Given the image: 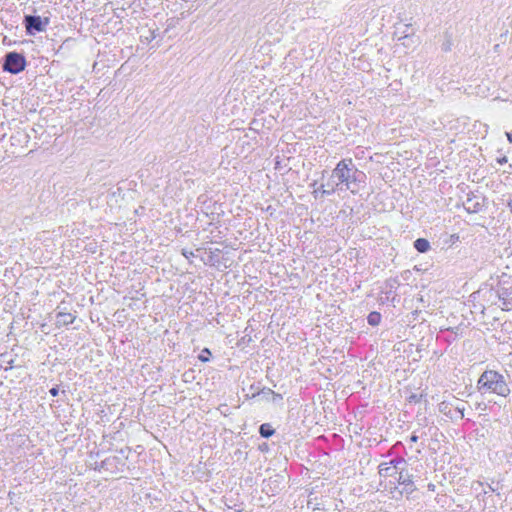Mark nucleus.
<instances>
[{
    "label": "nucleus",
    "mask_w": 512,
    "mask_h": 512,
    "mask_svg": "<svg viewBox=\"0 0 512 512\" xmlns=\"http://www.w3.org/2000/svg\"><path fill=\"white\" fill-rule=\"evenodd\" d=\"M365 178V173L356 168L351 158L342 159L332 170L327 184L321 185V195L329 196L343 190L356 194L365 183Z\"/></svg>",
    "instance_id": "obj_1"
},
{
    "label": "nucleus",
    "mask_w": 512,
    "mask_h": 512,
    "mask_svg": "<svg viewBox=\"0 0 512 512\" xmlns=\"http://www.w3.org/2000/svg\"><path fill=\"white\" fill-rule=\"evenodd\" d=\"M477 389L481 394L488 392L501 397H507L511 392L505 376L495 370H485L480 375Z\"/></svg>",
    "instance_id": "obj_2"
},
{
    "label": "nucleus",
    "mask_w": 512,
    "mask_h": 512,
    "mask_svg": "<svg viewBox=\"0 0 512 512\" xmlns=\"http://www.w3.org/2000/svg\"><path fill=\"white\" fill-rule=\"evenodd\" d=\"M26 67L25 57L17 52H9L4 57L2 68L11 74H18Z\"/></svg>",
    "instance_id": "obj_3"
},
{
    "label": "nucleus",
    "mask_w": 512,
    "mask_h": 512,
    "mask_svg": "<svg viewBox=\"0 0 512 512\" xmlns=\"http://www.w3.org/2000/svg\"><path fill=\"white\" fill-rule=\"evenodd\" d=\"M496 295L502 310H512V282L501 283L496 290Z\"/></svg>",
    "instance_id": "obj_4"
},
{
    "label": "nucleus",
    "mask_w": 512,
    "mask_h": 512,
    "mask_svg": "<svg viewBox=\"0 0 512 512\" xmlns=\"http://www.w3.org/2000/svg\"><path fill=\"white\" fill-rule=\"evenodd\" d=\"M26 32L29 35H35L36 32H43L49 24V18L42 19L40 16L26 15L23 21Z\"/></svg>",
    "instance_id": "obj_5"
},
{
    "label": "nucleus",
    "mask_w": 512,
    "mask_h": 512,
    "mask_svg": "<svg viewBox=\"0 0 512 512\" xmlns=\"http://www.w3.org/2000/svg\"><path fill=\"white\" fill-rule=\"evenodd\" d=\"M402 465H399V468L397 471L398 473V483L404 486V490L407 493H411L415 490V486L413 483V475L409 473L407 470H405Z\"/></svg>",
    "instance_id": "obj_6"
},
{
    "label": "nucleus",
    "mask_w": 512,
    "mask_h": 512,
    "mask_svg": "<svg viewBox=\"0 0 512 512\" xmlns=\"http://www.w3.org/2000/svg\"><path fill=\"white\" fill-rule=\"evenodd\" d=\"M463 206L468 213H478L483 208V199L477 196H468Z\"/></svg>",
    "instance_id": "obj_7"
},
{
    "label": "nucleus",
    "mask_w": 512,
    "mask_h": 512,
    "mask_svg": "<svg viewBox=\"0 0 512 512\" xmlns=\"http://www.w3.org/2000/svg\"><path fill=\"white\" fill-rule=\"evenodd\" d=\"M395 463L393 466H388L386 463H383L379 466V474L383 477L393 476L397 473L399 465H406V462L403 459L393 461Z\"/></svg>",
    "instance_id": "obj_8"
},
{
    "label": "nucleus",
    "mask_w": 512,
    "mask_h": 512,
    "mask_svg": "<svg viewBox=\"0 0 512 512\" xmlns=\"http://www.w3.org/2000/svg\"><path fill=\"white\" fill-rule=\"evenodd\" d=\"M64 310H65V308H63V310L58 311L56 314V326L57 327L67 326L69 324H72L74 322V320L76 319V316L74 314L65 312Z\"/></svg>",
    "instance_id": "obj_9"
},
{
    "label": "nucleus",
    "mask_w": 512,
    "mask_h": 512,
    "mask_svg": "<svg viewBox=\"0 0 512 512\" xmlns=\"http://www.w3.org/2000/svg\"><path fill=\"white\" fill-rule=\"evenodd\" d=\"M405 27H406V30L403 31V35L398 38V41H401V43L404 46L409 47L410 45H412L414 43L413 38H412V36L414 35V32L408 31L410 29L409 24L405 25Z\"/></svg>",
    "instance_id": "obj_10"
},
{
    "label": "nucleus",
    "mask_w": 512,
    "mask_h": 512,
    "mask_svg": "<svg viewBox=\"0 0 512 512\" xmlns=\"http://www.w3.org/2000/svg\"><path fill=\"white\" fill-rule=\"evenodd\" d=\"M414 248L420 253H426L431 246L427 239L418 238L414 241Z\"/></svg>",
    "instance_id": "obj_11"
},
{
    "label": "nucleus",
    "mask_w": 512,
    "mask_h": 512,
    "mask_svg": "<svg viewBox=\"0 0 512 512\" xmlns=\"http://www.w3.org/2000/svg\"><path fill=\"white\" fill-rule=\"evenodd\" d=\"M275 430L268 423L262 424L259 428V433L263 438H269L274 434Z\"/></svg>",
    "instance_id": "obj_12"
},
{
    "label": "nucleus",
    "mask_w": 512,
    "mask_h": 512,
    "mask_svg": "<svg viewBox=\"0 0 512 512\" xmlns=\"http://www.w3.org/2000/svg\"><path fill=\"white\" fill-rule=\"evenodd\" d=\"M367 321L371 326H377L381 321V314L373 311L368 315Z\"/></svg>",
    "instance_id": "obj_13"
},
{
    "label": "nucleus",
    "mask_w": 512,
    "mask_h": 512,
    "mask_svg": "<svg viewBox=\"0 0 512 512\" xmlns=\"http://www.w3.org/2000/svg\"><path fill=\"white\" fill-rule=\"evenodd\" d=\"M210 356H211V352L209 351V349L207 348H204L200 355H199V360L202 361V362H208L209 359H210Z\"/></svg>",
    "instance_id": "obj_14"
},
{
    "label": "nucleus",
    "mask_w": 512,
    "mask_h": 512,
    "mask_svg": "<svg viewBox=\"0 0 512 512\" xmlns=\"http://www.w3.org/2000/svg\"><path fill=\"white\" fill-rule=\"evenodd\" d=\"M269 394L272 397V401L273 402H277V401L282 400V395L281 394L275 393L274 391H270Z\"/></svg>",
    "instance_id": "obj_15"
},
{
    "label": "nucleus",
    "mask_w": 512,
    "mask_h": 512,
    "mask_svg": "<svg viewBox=\"0 0 512 512\" xmlns=\"http://www.w3.org/2000/svg\"><path fill=\"white\" fill-rule=\"evenodd\" d=\"M456 412L458 413V416L459 418H463L464 417V411H465V407L462 405V406H456Z\"/></svg>",
    "instance_id": "obj_16"
},
{
    "label": "nucleus",
    "mask_w": 512,
    "mask_h": 512,
    "mask_svg": "<svg viewBox=\"0 0 512 512\" xmlns=\"http://www.w3.org/2000/svg\"><path fill=\"white\" fill-rule=\"evenodd\" d=\"M49 392H50V394H51L52 396H54V397H55V396H57V395H58V393H59V388H58L57 386H56V387H53V388H51V389H50V391H49Z\"/></svg>",
    "instance_id": "obj_17"
},
{
    "label": "nucleus",
    "mask_w": 512,
    "mask_h": 512,
    "mask_svg": "<svg viewBox=\"0 0 512 512\" xmlns=\"http://www.w3.org/2000/svg\"><path fill=\"white\" fill-rule=\"evenodd\" d=\"M270 391H272V390H271V389H269V388H268V389H263V390L261 391V393H262L264 396H268V395H270V394H269V392H270Z\"/></svg>",
    "instance_id": "obj_18"
},
{
    "label": "nucleus",
    "mask_w": 512,
    "mask_h": 512,
    "mask_svg": "<svg viewBox=\"0 0 512 512\" xmlns=\"http://www.w3.org/2000/svg\"><path fill=\"white\" fill-rule=\"evenodd\" d=\"M410 441L411 442H417L418 441V436L415 435V434H412L411 437H410Z\"/></svg>",
    "instance_id": "obj_19"
},
{
    "label": "nucleus",
    "mask_w": 512,
    "mask_h": 512,
    "mask_svg": "<svg viewBox=\"0 0 512 512\" xmlns=\"http://www.w3.org/2000/svg\"><path fill=\"white\" fill-rule=\"evenodd\" d=\"M506 136H507V139L510 143H512V131L511 132H506Z\"/></svg>",
    "instance_id": "obj_20"
},
{
    "label": "nucleus",
    "mask_w": 512,
    "mask_h": 512,
    "mask_svg": "<svg viewBox=\"0 0 512 512\" xmlns=\"http://www.w3.org/2000/svg\"><path fill=\"white\" fill-rule=\"evenodd\" d=\"M446 408H447V405L444 402L440 404V410L442 412H445Z\"/></svg>",
    "instance_id": "obj_21"
},
{
    "label": "nucleus",
    "mask_w": 512,
    "mask_h": 512,
    "mask_svg": "<svg viewBox=\"0 0 512 512\" xmlns=\"http://www.w3.org/2000/svg\"><path fill=\"white\" fill-rule=\"evenodd\" d=\"M443 50H444V51H449V50H450V44H449V43L444 44V45H443Z\"/></svg>",
    "instance_id": "obj_22"
},
{
    "label": "nucleus",
    "mask_w": 512,
    "mask_h": 512,
    "mask_svg": "<svg viewBox=\"0 0 512 512\" xmlns=\"http://www.w3.org/2000/svg\"><path fill=\"white\" fill-rule=\"evenodd\" d=\"M320 193H321V186L319 187L318 190L314 191L315 198L317 197V194H320Z\"/></svg>",
    "instance_id": "obj_23"
},
{
    "label": "nucleus",
    "mask_w": 512,
    "mask_h": 512,
    "mask_svg": "<svg viewBox=\"0 0 512 512\" xmlns=\"http://www.w3.org/2000/svg\"><path fill=\"white\" fill-rule=\"evenodd\" d=\"M498 161H499V163L503 164L507 161V158L503 157V158L499 159Z\"/></svg>",
    "instance_id": "obj_24"
},
{
    "label": "nucleus",
    "mask_w": 512,
    "mask_h": 512,
    "mask_svg": "<svg viewBox=\"0 0 512 512\" xmlns=\"http://www.w3.org/2000/svg\"><path fill=\"white\" fill-rule=\"evenodd\" d=\"M488 491L495 492V489L491 485H488Z\"/></svg>",
    "instance_id": "obj_25"
},
{
    "label": "nucleus",
    "mask_w": 512,
    "mask_h": 512,
    "mask_svg": "<svg viewBox=\"0 0 512 512\" xmlns=\"http://www.w3.org/2000/svg\"><path fill=\"white\" fill-rule=\"evenodd\" d=\"M508 206H509V208H510V210H511V212H512V200H510V201L508 202Z\"/></svg>",
    "instance_id": "obj_26"
}]
</instances>
